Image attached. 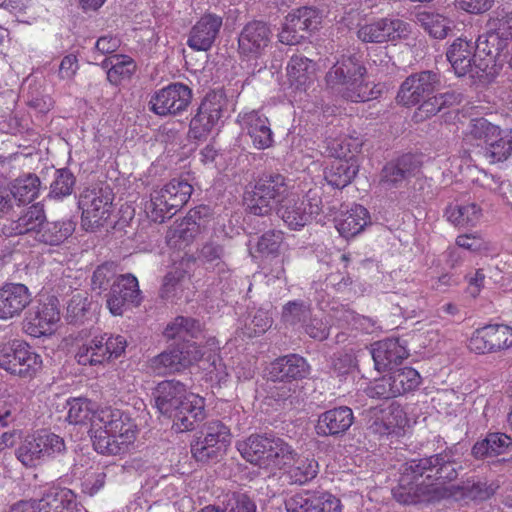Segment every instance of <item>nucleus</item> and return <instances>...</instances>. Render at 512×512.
Here are the masks:
<instances>
[{
	"label": "nucleus",
	"instance_id": "nucleus-63",
	"mask_svg": "<svg viewBox=\"0 0 512 512\" xmlns=\"http://www.w3.org/2000/svg\"><path fill=\"white\" fill-rule=\"evenodd\" d=\"M89 305L87 297L82 295L81 293H77L72 296L71 300L68 303L67 310L74 317L78 318L83 316L87 307Z\"/></svg>",
	"mask_w": 512,
	"mask_h": 512
},
{
	"label": "nucleus",
	"instance_id": "nucleus-39",
	"mask_svg": "<svg viewBox=\"0 0 512 512\" xmlns=\"http://www.w3.org/2000/svg\"><path fill=\"white\" fill-rule=\"evenodd\" d=\"M200 231V225L193 214L176 223L167 233L169 246L175 249L186 248Z\"/></svg>",
	"mask_w": 512,
	"mask_h": 512
},
{
	"label": "nucleus",
	"instance_id": "nucleus-31",
	"mask_svg": "<svg viewBox=\"0 0 512 512\" xmlns=\"http://www.w3.org/2000/svg\"><path fill=\"white\" fill-rule=\"evenodd\" d=\"M353 421V412L349 407L333 408L318 416L315 432L318 436H337L345 433Z\"/></svg>",
	"mask_w": 512,
	"mask_h": 512
},
{
	"label": "nucleus",
	"instance_id": "nucleus-43",
	"mask_svg": "<svg viewBox=\"0 0 512 512\" xmlns=\"http://www.w3.org/2000/svg\"><path fill=\"white\" fill-rule=\"evenodd\" d=\"M40 185V179L34 174L20 176L11 184V196L20 204L30 203L39 196Z\"/></svg>",
	"mask_w": 512,
	"mask_h": 512
},
{
	"label": "nucleus",
	"instance_id": "nucleus-37",
	"mask_svg": "<svg viewBox=\"0 0 512 512\" xmlns=\"http://www.w3.org/2000/svg\"><path fill=\"white\" fill-rule=\"evenodd\" d=\"M45 222V210L43 206L37 203L23 211L18 219L11 222L8 229L10 234H32L35 237L41 231Z\"/></svg>",
	"mask_w": 512,
	"mask_h": 512
},
{
	"label": "nucleus",
	"instance_id": "nucleus-7",
	"mask_svg": "<svg viewBox=\"0 0 512 512\" xmlns=\"http://www.w3.org/2000/svg\"><path fill=\"white\" fill-rule=\"evenodd\" d=\"M464 141L482 147L484 156L492 164L506 161L512 155V132L485 118H475L469 122Z\"/></svg>",
	"mask_w": 512,
	"mask_h": 512
},
{
	"label": "nucleus",
	"instance_id": "nucleus-58",
	"mask_svg": "<svg viewBox=\"0 0 512 512\" xmlns=\"http://www.w3.org/2000/svg\"><path fill=\"white\" fill-rule=\"evenodd\" d=\"M115 270L112 264H103L96 268L92 276L93 289H105L109 281L114 277Z\"/></svg>",
	"mask_w": 512,
	"mask_h": 512
},
{
	"label": "nucleus",
	"instance_id": "nucleus-18",
	"mask_svg": "<svg viewBox=\"0 0 512 512\" xmlns=\"http://www.w3.org/2000/svg\"><path fill=\"white\" fill-rule=\"evenodd\" d=\"M512 347V327L491 324L476 329L468 340V348L476 354L496 353Z\"/></svg>",
	"mask_w": 512,
	"mask_h": 512
},
{
	"label": "nucleus",
	"instance_id": "nucleus-6",
	"mask_svg": "<svg viewBox=\"0 0 512 512\" xmlns=\"http://www.w3.org/2000/svg\"><path fill=\"white\" fill-rule=\"evenodd\" d=\"M237 450L248 462L272 474L294 460V450L283 439L267 435H251L237 443Z\"/></svg>",
	"mask_w": 512,
	"mask_h": 512
},
{
	"label": "nucleus",
	"instance_id": "nucleus-20",
	"mask_svg": "<svg viewBox=\"0 0 512 512\" xmlns=\"http://www.w3.org/2000/svg\"><path fill=\"white\" fill-rule=\"evenodd\" d=\"M321 24V16L316 9L299 8L289 13L279 33V41L286 45H295L303 38L300 32L311 33Z\"/></svg>",
	"mask_w": 512,
	"mask_h": 512
},
{
	"label": "nucleus",
	"instance_id": "nucleus-12",
	"mask_svg": "<svg viewBox=\"0 0 512 512\" xmlns=\"http://www.w3.org/2000/svg\"><path fill=\"white\" fill-rule=\"evenodd\" d=\"M411 25L404 20L394 17L374 18L360 23L357 37L364 43L398 44L409 38Z\"/></svg>",
	"mask_w": 512,
	"mask_h": 512
},
{
	"label": "nucleus",
	"instance_id": "nucleus-44",
	"mask_svg": "<svg viewBox=\"0 0 512 512\" xmlns=\"http://www.w3.org/2000/svg\"><path fill=\"white\" fill-rule=\"evenodd\" d=\"M447 220L458 227L475 226L481 218V209L475 203L450 205L446 209Z\"/></svg>",
	"mask_w": 512,
	"mask_h": 512
},
{
	"label": "nucleus",
	"instance_id": "nucleus-45",
	"mask_svg": "<svg viewBox=\"0 0 512 512\" xmlns=\"http://www.w3.org/2000/svg\"><path fill=\"white\" fill-rule=\"evenodd\" d=\"M511 438L503 433H491L484 440L477 442L472 449L475 457L497 456L505 453L511 446Z\"/></svg>",
	"mask_w": 512,
	"mask_h": 512
},
{
	"label": "nucleus",
	"instance_id": "nucleus-52",
	"mask_svg": "<svg viewBox=\"0 0 512 512\" xmlns=\"http://www.w3.org/2000/svg\"><path fill=\"white\" fill-rule=\"evenodd\" d=\"M75 185L74 175L67 169L56 171L55 178L50 185V197L62 199L71 195Z\"/></svg>",
	"mask_w": 512,
	"mask_h": 512
},
{
	"label": "nucleus",
	"instance_id": "nucleus-35",
	"mask_svg": "<svg viewBox=\"0 0 512 512\" xmlns=\"http://www.w3.org/2000/svg\"><path fill=\"white\" fill-rule=\"evenodd\" d=\"M370 224L368 210L358 204L352 205L348 210L342 211L335 220V227L344 238H352L361 233Z\"/></svg>",
	"mask_w": 512,
	"mask_h": 512
},
{
	"label": "nucleus",
	"instance_id": "nucleus-3",
	"mask_svg": "<svg viewBox=\"0 0 512 512\" xmlns=\"http://www.w3.org/2000/svg\"><path fill=\"white\" fill-rule=\"evenodd\" d=\"M67 421L88 425L94 449L101 454L118 455L134 443L137 425L130 414L118 408L102 407L87 398L67 400Z\"/></svg>",
	"mask_w": 512,
	"mask_h": 512
},
{
	"label": "nucleus",
	"instance_id": "nucleus-14",
	"mask_svg": "<svg viewBox=\"0 0 512 512\" xmlns=\"http://www.w3.org/2000/svg\"><path fill=\"white\" fill-rule=\"evenodd\" d=\"M0 367L20 377H33L42 367V359L27 343L13 341L0 349Z\"/></svg>",
	"mask_w": 512,
	"mask_h": 512
},
{
	"label": "nucleus",
	"instance_id": "nucleus-22",
	"mask_svg": "<svg viewBox=\"0 0 512 512\" xmlns=\"http://www.w3.org/2000/svg\"><path fill=\"white\" fill-rule=\"evenodd\" d=\"M440 84L439 76L431 71H423L409 76L401 85L397 101L405 106H413L429 97Z\"/></svg>",
	"mask_w": 512,
	"mask_h": 512
},
{
	"label": "nucleus",
	"instance_id": "nucleus-9",
	"mask_svg": "<svg viewBox=\"0 0 512 512\" xmlns=\"http://www.w3.org/2000/svg\"><path fill=\"white\" fill-rule=\"evenodd\" d=\"M512 40V12L502 9L487 22V31L477 39L479 53L488 56L490 62L503 65L502 52Z\"/></svg>",
	"mask_w": 512,
	"mask_h": 512
},
{
	"label": "nucleus",
	"instance_id": "nucleus-64",
	"mask_svg": "<svg viewBox=\"0 0 512 512\" xmlns=\"http://www.w3.org/2000/svg\"><path fill=\"white\" fill-rule=\"evenodd\" d=\"M230 512H256V505L245 494L234 495Z\"/></svg>",
	"mask_w": 512,
	"mask_h": 512
},
{
	"label": "nucleus",
	"instance_id": "nucleus-55",
	"mask_svg": "<svg viewBox=\"0 0 512 512\" xmlns=\"http://www.w3.org/2000/svg\"><path fill=\"white\" fill-rule=\"evenodd\" d=\"M393 379L390 373L383 376L382 378L374 380L367 388L366 392L368 396L372 398H383L389 399L397 397L394 393Z\"/></svg>",
	"mask_w": 512,
	"mask_h": 512
},
{
	"label": "nucleus",
	"instance_id": "nucleus-56",
	"mask_svg": "<svg viewBox=\"0 0 512 512\" xmlns=\"http://www.w3.org/2000/svg\"><path fill=\"white\" fill-rule=\"evenodd\" d=\"M452 98L453 95L448 93L429 98L427 101H424L418 108L416 117L419 119H423L425 117L435 115L437 112L441 110L442 106L449 103Z\"/></svg>",
	"mask_w": 512,
	"mask_h": 512
},
{
	"label": "nucleus",
	"instance_id": "nucleus-62",
	"mask_svg": "<svg viewBox=\"0 0 512 512\" xmlns=\"http://www.w3.org/2000/svg\"><path fill=\"white\" fill-rule=\"evenodd\" d=\"M306 333L316 340H324L328 337L329 328L324 324L321 318L314 316L310 323L305 326Z\"/></svg>",
	"mask_w": 512,
	"mask_h": 512
},
{
	"label": "nucleus",
	"instance_id": "nucleus-40",
	"mask_svg": "<svg viewBox=\"0 0 512 512\" xmlns=\"http://www.w3.org/2000/svg\"><path fill=\"white\" fill-rule=\"evenodd\" d=\"M418 169V161L413 155H404L396 163H388L382 171V182L395 186Z\"/></svg>",
	"mask_w": 512,
	"mask_h": 512
},
{
	"label": "nucleus",
	"instance_id": "nucleus-48",
	"mask_svg": "<svg viewBox=\"0 0 512 512\" xmlns=\"http://www.w3.org/2000/svg\"><path fill=\"white\" fill-rule=\"evenodd\" d=\"M200 332V324L193 318L178 316L171 321L164 330V335L168 339L180 338L186 343L187 338H194Z\"/></svg>",
	"mask_w": 512,
	"mask_h": 512
},
{
	"label": "nucleus",
	"instance_id": "nucleus-59",
	"mask_svg": "<svg viewBox=\"0 0 512 512\" xmlns=\"http://www.w3.org/2000/svg\"><path fill=\"white\" fill-rule=\"evenodd\" d=\"M105 483V474L102 471L87 472L82 480L83 492L93 495L97 493Z\"/></svg>",
	"mask_w": 512,
	"mask_h": 512
},
{
	"label": "nucleus",
	"instance_id": "nucleus-41",
	"mask_svg": "<svg viewBox=\"0 0 512 512\" xmlns=\"http://www.w3.org/2000/svg\"><path fill=\"white\" fill-rule=\"evenodd\" d=\"M272 325V317L269 311L262 308L252 309L247 316L239 319L238 329L248 338L264 334Z\"/></svg>",
	"mask_w": 512,
	"mask_h": 512
},
{
	"label": "nucleus",
	"instance_id": "nucleus-2",
	"mask_svg": "<svg viewBox=\"0 0 512 512\" xmlns=\"http://www.w3.org/2000/svg\"><path fill=\"white\" fill-rule=\"evenodd\" d=\"M243 201L257 216L269 215L277 205V214L291 230H301L319 212L321 204L317 190L286 182L279 174L259 177L253 189L245 190Z\"/></svg>",
	"mask_w": 512,
	"mask_h": 512
},
{
	"label": "nucleus",
	"instance_id": "nucleus-23",
	"mask_svg": "<svg viewBox=\"0 0 512 512\" xmlns=\"http://www.w3.org/2000/svg\"><path fill=\"white\" fill-rule=\"evenodd\" d=\"M60 320V312L56 300L39 302L26 315L25 331L33 337L52 334Z\"/></svg>",
	"mask_w": 512,
	"mask_h": 512
},
{
	"label": "nucleus",
	"instance_id": "nucleus-28",
	"mask_svg": "<svg viewBox=\"0 0 512 512\" xmlns=\"http://www.w3.org/2000/svg\"><path fill=\"white\" fill-rule=\"evenodd\" d=\"M271 31L269 27L261 21L248 23L242 30L238 38L239 52L247 58H256L269 45Z\"/></svg>",
	"mask_w": 512,
	"mask_h": 512
},
{
	"label": "nucleus",
	"instance_id": "nucleus-30",
	"mask_svg": "<svg viewBox=\"0 0 512 512\" xmlns=\"http://www.w3.org/2000/svg\"><path fill=\"white\" fill-rule=\"evenodd\" d=\"M368 422L371 429L379 434H389L406 426L408 420L404 410L396 404L385 408H372L368 411Z\"/></svg>",
	"mask_w": 512,
	"mask_h": 512
},
{
	"label": "nucleus",
	"instance_id": "nucleus-53",
	"mask_svg": "<svg viewBox=\"0 0 512 512\" xmlns=\"http://www.w3.org/2000/svg\"><path fill=\"white\" fill-rule=\"evenodd\" d=\"M321 310L327 314L331 321H335L339 325H355L360 319L354 311L350 310L342 304L332 302L326 305L320 304Z\"/></svg>",
	"mask_w": 512,
	"mask_h": 512
},
{
	"label": "nucleus",
	"instance_id": "nucleus-29",
	"mask_svg": "<svg viewBox=\"0 0 512 512\" xmlns=\"http://www.w3.org/2000/svg\"><path fill=\"white\" fill-rule=\"evenodd\" d=\"M237 122L243 130H246L257 149L269 148L273 143V133L268 118L260 111L251 110L241 112Z\"/></svg>",
	"mask_w": 512,
	"mask_h": 512
},
{
	"label": "nucleus",
	"instance_id": "nucleus-11",
	"mask_svg": "<svg viewBox=\"0 0 512 512\" xmlns=\"http://www.w3.org/2000/svg\"><path fill=\"white\" fill-rule=\"evenodd\" d=\"M65 450L63 438L54 433L40 432L23 441L16 450V457L25 467L34 468Z\"/></svg>",
	"mask_w": 512,
	"mask_h": 512
},
{
	"label": "nucleus",
	"instance_id": "nucleus-5",
	"mask_svg": "<svg viewBox=\"0 0 512 512\" xmlns=\"http://www.w3.org/2000/svg\"><path fill=\"white\" fill-rule=\"evenodd\" d=\"M366 69L353 56H342L326 74L327 86L352 102H365L380 94L377 85L365 79Z\"/></svg>",
	"mask_w": 512,
	"mask_h": 512
},
{
	"label": "nucleus",
	"instance_id": "nucleus-21",
	"mask_svg": "<svg viewBox=\"0 0 512 512\" xmlns=\"http://www.w3.org/2000/svg\"><path fill=\"white\" fill-rule=\"evenodd\" d=\"M142 294L137 278L132 274L120 275L113 283L107 298V307L110 312L119 316L128 306H139Z\"/></svg>",
	"mask_w": 512,
	"mask_h": 512
},
{
	"label": "nucleus",
	"instance_id": "nucleus-10",
	"mask_svg": "<svg viewBox=\"0 0 512 512\" xmlns=\"http://www.w3.org/2000/svg\"><path fill=\"white\" fill-rule=\"evenodd\" d=\"M192 191V186L183 180H172L163 187L154 189L146 206L149 217L155 222H163L187 203Z\"/></svg>",
	"mask_w": 512,
	"mask_h": 512
},
{
	"label": "nucleus",
	"instance_id": "nucleus-27",
	"mask_svg": "<svg viewBox=\"0 0 512 512\" xmlns=\"http://www.w3.org/2000/svg\"><path fill=\"white\" fill-rule=\"evenodd\" d=\"M76 494L69 488L52 487L33 500V512H81Z\"/></svg>",
	"mask_w": 512,
	"mask_h": 512
},
{
	"label": "nucleus",
	"instance_id": "nucleus-36",
	"mask_svg": "<svg viewBox=\"0 0 512 512\" xmlns=\"http://www.w3.org/2000/svg\"><path fill=\"white\" fill-rule=\"evenodd\" d=\"M359 164L356 157L332 159L324 171L325 180L335 188L346 187L356 176Z\"/></svg>",
	"mask_w": 512,
	"mask_h": 512
},
{
	"label": "nucleus",
	"instance_id": "nucleus-60",
	"mask_svg": "<svg viewBox=\"0 0 512 512\" xmlns=\"http://www.w3.org/2000/svg\"><path fill=\"white\" fill-rule=\"evenodd\" d=\"M181 288L180 278L175 272L165 275L161 288V297L164 299H173L177 296Z\"/></svg>",
	"mask_w": 512,
	"mask_h": 512
},
{
	"label": "nucleus",
	"instance_id": "nucleus-13",
	"mask_svg": "<svg viewBox=\"0 0 512 512\" xmlns=\"http://www.w3.org/2000/svg\"><path fill=\"white\" fill-rule=\"evenodd\" d=\"M112 202L113 194L108 186L97 185L83 190L78 202L83 228L92 231L102 226L110 217Z\"/></svg>",
	"mask_w": 512,
	"mask_h": 512
},
{
	"label": "nucleus",
	"instance_id": "nucleus-49",
	"mask_svg": "<svg viewBox=\"0 0 512 512\" xmlns=\"http://www.w3.org/2000/svg\"><path fill=\"white\" fill-rule=\"evenodd\" d=\"M283 235L280 230H271L264 233L257 240L253 256L256 258L277 257L283 244Z\"/></svg>",
	"mask_w": 512,
	"mask_h": 512
},
{
	"label": "nucleus",
	"instance_id": "nucleus-46",
	"mask_svg": "<svg viewBox=\"0 0 512 512\" xmlns=\"http://www.w3.org/2000/svg\"><path fill=\"white\" fill-rule=\"evenodd\" d=\"M294 452V460L291 464L282 468L290 479L299 484H304L316 477L319 470L317 461L313 458H297Z\"/></svg>",
	"mask_w": 512,
	"mask_h": 512
},
{
	"label": "nucleus",
	"instance_id": "nucleus-24",
	"mask_svg": "<svg viewBox=\"0 0 512 512\" xmlns=\"http://www.w3.org/2000/svg\"><path fill=\"white\" fill-rule=\"evenodd\" d=\"M287 512H341L340 501L328 492H301L289 497Z\"/></svg>",
	"mask_w": 512,
	"mask_h": 512
},
{
	"label": "nucleus",
	"instance_id": "nucleus-42",
	"mask_svg": "<svg viewBox=\"0 0 512 512\" xmlns=\"http://www.w3.org/2000/svg\"><path fill=\"white\" fill-rule=\"evenodd\" d=\"M417 22L420 26L433 38L444 39L452 30V20L444 15L432 12L423 11L418 13Z\"/></svg>",
	"mask_w": 512,
	"mask_h": 512
},
{
	"label": "nucleus",
	"instance_id": "nucleus-1",
	"mask_svg": "<svg viewBox=\"0 0 512 512\" xmlns=\"http://www.w3.org/2000/svg\"><path fill=\"white\" fill-rule=\"evenodd\" d=\"M407 471L414 475L415 487L400 484L393 490L395 499L403 504L434 503L442 499L456 502L483 501L494 495L498 485L494 482H473L463 486L447 485L446 480L457 476L456 469L445 454L413 460Z\"/></svg>",
	"mask_w": 512,
	"mask_h": 512
},
{
	"label": "nucleus",
	"instance_id": "nucleus-38",
	"mask_svg": "<svg viewBox=\"0 0 512 512\" xmlns=\"http://www.w3.org/2000/svg\"><path fill=\"white\" fill-rule=\"evenodd\" d=\"M76 222L72 218L47 222L35 236V240L48 245H59L75 231Z\"/></svg>",
	"mask_w": 512,
	"mask_h": 512
},
{
	"label": "nucleus",
	"instance_id": "nucleus-51",
	"mask_svg": "<svg viewBox=\"0 0 512 512\" xmlns=\"http://www.w3.org/2000/svg\"><path fill=\"white\" fill-rule=\"evenodd\" d=\"M361 142L357 138L344 137L328 141L326 152L333 159H350L359 152Z\"/></svg>",
	"mask_w": 512,
	"mask_h": 512
},
{
	"label": "nucleus",
	"instance_id": "nucleus-25",
	"mask_svg": "<svg viewBox=\"0 0 512 512\" xmlns=\"http://www.w3.org/2000/svg\"><path fill=\"white\" fill-rule=\"evenodd\" d=\"M317 64L302 55L292 56L286 66V80L295 95L306 93L317 80Z\"/></svg>",
	"mask_w": 512,
	"mask_h": 512
},
{
	"label": "nucleus",
	"instance_id": "nucleus-15",
	"mask_svg": "<svg viewBox=\"0 0 512 512\" xmlns=\"http://www.w3.org/2000/svg\"><path fill=\"white\" fill-rule=\"evenodd\" d=\"M202 357V352L194 342L187 341L162 352L150 361L152 371L157 375L180 372Z\"/></svg>",
	"mask_w": 512,
	"mask_h": 512
},
{
	"label": "nucleus",
	"instance_id": "nucleus-19",
	"mask_svg": "<svg viewBox=\"0 0 512 512\" xmlns=\"http://www.w3.org/2000/svg\"><path fill=\"white\" fill-rule=\"evenodd\" d=\"M224 108V92L222 90L208 93L202 101L198 113L191 119L188 135L200 140L208 135L218 123Z\"/></svg>",
	"mask_w": 512,
	"mask_h": 512
},
{
	"label": "nucleus",
	"instance_id": "nucleus-47",
	"mask_svg": "<svg viewBox=\"0 0 512 512\" xmlns=\"http://www.w3.org/2000/svg\"><path fill=\"white\" fill-rule=\"evenodd\" d=\"M104 65H110L107 71V79L110 83L117 85L122 80L129 78L136 69L133 59L126 55H113L103 62Z\"/></svg>",
	"mask_w": 512,
	"mask_h": 512
},
{
	"label": "nucleus",
	"instance_id": "nucleus-33",
	"mask_svg": "<svg viewBox=\"0 0 512 512\" xmlns=\"http://www.w3.org/2000/svg\"><path fill=\"white\" fill-rule=\"evenodd\" d=\"M309 374L306 360L296 354L286 355L273 361L268 368V375L273 381L301 379Z\"/></svg>",
	"mask_w": 512,
	"mask_h": 512
},
{
	"label": "nucleus",
	"instance_id": "nucleus-26",
	"mask_svg": "<svg viewBox=\"0 0 512 512\" xmlns=\"http://www.w3.org/2000/svg\"><path fill=\"white\" fill-rule=\"evenodd\" d=\"M32 292L22 283H6L0 287V320L19 317L32 302Z\"/></svg>",
	"mask_w": 512,
	"mask_h": 512
},
{
	"label": "nucleus",
	"instance_id": "nucleus-57",
	"mask_svg": "<svg viewBox=\"0 0 512 512\" xmlns=\"http://www.w3.org/2000/svg\"><path fill=\"white\" fill-rule=\"evenodd\" d=\"M458 248L468 250L472 253H481L488 250L487 241L478 233L459 235L456 238Z\"/></svg>",
	"mask_w": 512,
	"mask_h": 512
},
{
	"label": "nucleus",
	"instance_id": "nucleus-4",
	"mask_svg": "<svg viewBox=\"0 0 512 512\" xmlns=\"http://www.w3.org/2000/svg\"><path fill=\"white\" fill-rule=\"evenodd\" d=\"M155 404L162 415L173 419L176 432L193 430L195 423L205 417L204 399L187 392L178 381H163L155 390Z\"/></svg>",
	"mask_w": 512,
	"mask_h": 512
},
{
	"label": "nucleus",
	"instance_id": "nucleus-61",
	"mask_svg": "<svg viewBox=\"0 0 512 512\" xmlns=\"http://www.w3.org/2000/svg\"><path fill=\"white\" fill-rule=\"evenodd\" d=\"M491 0H457L456 7L471 14L483 13L491 8Z\"/></svg>",
	"mask_w": 512,
	"mask_h": 512
},
{
	"label": "nucleus",
	"instance_id": "nucleus-34",
	"mask_svg": "<svg viewBox=\"0 0 512 512\" xmlns=\"http://www.w3.org/2000/svg\"><path fill=\"white\" fill-rule=\"evenodd\" d=\"M222 19L213 15L203 16L191 29L187 44L196 51L208 50L214 42Z\"/></svg>",
	"mask_w": 512,
	"mask_h": 512
},
{
	"label": "nucleus",
	"instance_id": "nucleus-8",
	"mask_svg": "<svg viewBox=\"0 0 512 512\" xmlns=\"http://www.w3.org/2000/svg\"><path fill=\"white\" fill-rule=\"evenodd\" d=\"M477 43L457 38L447 51V59L457 76L469 75L472 79L489 81L500 72V64L490 62L488 56L481 58Z\"/></svg>",
	"mask_w": 512,
	"mask_h": 512
},
{
	"label": "nucleus",
	"instance_id": "nucleus-17",
	"mask_svg": "<svg viewBox=\"0 0 512 512\" xmlns=\"http://www.w3.org/2000/svg\"><path fill=\"white\" fill-rule=\"evenodd\" d=\"M192 100V90L176 82L157 90L149 101L150 110L161 117L176 116L185 111Z\"/></svg>",
	"mask_w": 512,
	"mask_h": 512
},
{
	"label": "nucleus",
	"instance_id": "nucleus-16",
	"mask_svg": "<svg viewBox=\"0 0 512 512\" xmlns=\"http://www.w3.org/2000/svg\"><path fill=\"white\" fill-rule=\"evenodd\" d=\"M126 345L127 342L123 336L104 334L94 337L89 343L81 346L76 359L80 365H100L119 357L125 351Z\"/></svg>",
	"mask_w": 512,
	"mask_h": 512
},
{
	"label": "nucleus",
	"instance_id": "nucleus-32",
	"mask_svg": "<svg viewBox=\"0 0 512 512\" xmlns=\"http://www.w3.org/2000/svg\"><path fill=\"white\" fill-rule=\"evenodd\" d=\"M371 355L378 371L392 369L408 356L406 346L399 339H385L371 346Z\"/></svg>",
	"mask_w": 512,
	"mask_h": 512
},
{
	"label": "nucleus",
	"instance_id": "nucleus-50",
	"mask_svg": "<svg viewBox=\"0 0 512 512\" xmlns=\"http://www.w3.org/2000/svg\"><path fill=\"white\" fill-rule=\"evenodd\" d=\"M393 379V388L396 396L414 390L420 384V374L411 367H403L390 373Z\"/></svg>",
	"mask_w": 512,
	"mask_h": 512
},
{
	"label": "nucleus",
	"instance_id": "nucleus-54",
	"mask_svg": "<svg viewBox=\"0 0 512 512\" xmlns=\"http://www.w3.org/2000/svg\"><path fill=\"white\" fill-rule=\"evenodd\" d=\"M309 313V307L300 301L288 302L282 311V321L290 326L301 324Z\"/></svg>",
	"mask_w": 512,
	"mask_h": 512
}]
</instances>
